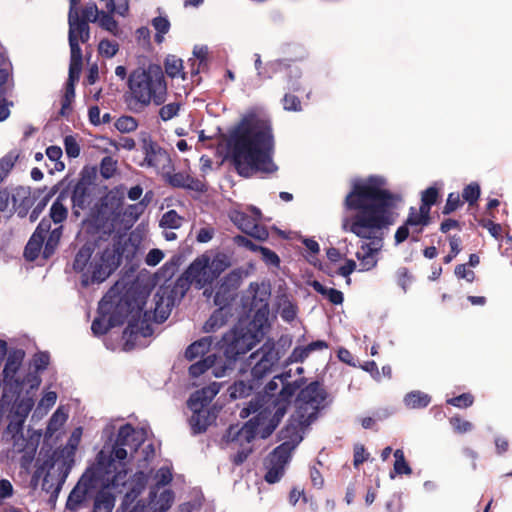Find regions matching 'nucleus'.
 <instances>
[{
    "mask_svg": "<svg viewBox=\"0 0 512 512\" xmlns=\"http://www.w3.org/2000/svg\"><path fill=\"white\" fill-rule=\"evenodd\" d=\"M401 198L390 193L386 180L381 176L356 179L352 190L345 198V207L354 215L342 219V229L370 242L363 243L356 252L359 271L365 272L376 267L377 255L383 247L381 230L394 222L393 208Z\"/></svg>",
    "mask_w": 512,
    "mask_h": 512,
    "instance_id": "1",
    "label": "nucleus"
},
{
    "mask_svg": "<svg viewBox=\"0 0 512 512\" xmlns=\"http://www.w3.org/2000/svg\"><path fill=\"white\" fill-rule=\"evenodd\" d=\"M143 437L142 431L125 424L119 428L115 442L106 443L100 450L91 470L96 485L101 488L95 497L93 512H112L115 494L120 493L126 483L128 456L137 452Z\"/></svg>",
    "mask_w": 512,
    "mask_h": 512,
    "instance_id": "2",
    "label": "nucleus"
},
{
    "mask_svg": "<svg viewBox=\"0 0 512 512\" xmlns=\"http://www.w3.org/2000/svg\"><path fill=\"white\" fill-rule=\"evenodd\" d=\"M323 400L324 392L317 383L308 385L300 392L296 403L297 410L290 423L281 431L284 442L267 460V482L276 483L281 479L292 451L302 441L304 429L315 419Z\"/></svg>",
    "mask_w": 512,
    "mask_h": 512,
    "instance_id": "3",
    "label": "nucleus"
},
{
    "mask_svg": "<svg viewBox=\"0 0 512 512\" xmlns=\"http://www.w3.org/2000/svg\"><path fill=\"white\" fill-rule=\"evenodd\" d=\"M220 146L226 148L242 176L274 173L278 169L272 158L274 138L270 130H230L228 138L221 139Z\"/></svg>",
    "mask_w": 512,
    "mask_h": 512,
    "instance_id": "4",
    "label": "nucleus"
},
{
    "mask_svg": "<svg viewBox=\"0 0 512 512\" xmlns=\"http://www.w3.org/2000/svg\"><path fill=\"white\" fill-rule=\"evenodd\" d=\"M290 394L282 390L273 406H268L261 410L256 416L251 418L242 428L231 427L228 431V438L233 448H241V451L235 457L236 463H242L252 451L250 443L256 438L265 439L272 434L281 418L286 413Z\"/></svg>",
    "mask_w": 512,
    "mask_h": 512,
    "instance_id": "5",
    "label": "nucleus"
},
{
    "mask_svg": "<svg viewBox=\"0 0 512 512\" xmlns=\"http://www.w3.org/2000/svg\"><path fill=\"white\" fill-rule=\"evenodd\" d=\"M171 480L170 469L160 468L152 477L146 502L139 501L131 506L148 482V476L143 471L137 472L130 483V491L124 497L122 512H167L175 500L174 492L168 487Z\"/></svg>",
    "mask_w": 512,
    "mask_h": 512,
    "instance_id": "6",
    "label": "nucleus"
},
{
    "mask_svg": "<svg viewBox=\"0 0 512 512\" xmlns=\"http://www.w3.org/2000/svg\"><path fill=\"white\" fill-rule=\"evenodd\" d=\"M128 93L134 107L162 104L166 100L167 84L161 67L149 64L134 69L128 77Z\"/></svg>",
    "mask_w": 512,
    "mask_h": 512,
    "instance_id": "7",
    "label": "nucleus"
},
{
    "mask_svg": "<svg viewBox=\"0 0 512 512\" xmlns=\"http://www.w3.org/2000/svg\"><path fill=\"white\" fill-rule=\"evenodd\" d=\"M120 259L121 254L114 244L98 245L96 249L87 245L77 253L74 268L82 272L83 284L100 283L116 270Z\"/></svg>",
    "mask_w": 512,
    "mask_h": 512,
    "instance_id": "8",
    "label": "nucleus"
},
{
    "mask_svg": "<svg viewBox=\"0 0 512 512\" xmlns=\"http://www.w3.org/2000/svg\"><path fill=\"white\" fill-rule=\"evenodd\" d=\"M230 265V258L226 254L204 253L189 265L185 272L186 279L196 288L202 289L211 285Z\"/></svg>",
    "mask_w": 512,
    "mask_h": 512,
    "instance_id": "9",
    "label": "nucleus"
},
{
    "mask_svg": "<svg viewBox=\"0 0 512 512\" xmlns=\"http://www.w3.org/2000/svg\"><path fill=\"white\" fill-rule=\"evenodd\" d=\"M259 341L257 334L244 329H235L223 338L224 355L223 362L225 366L233 369L237 361V357L249 351Z\"/></svg>",
    "mask_w": 512,
    "mask_h": 512,
    "instance_id": "10",
    "label": "nucleus"
},
{
    "mask_svg": "<svg viewBox=\"0 0 512 512\" xmlns=\"http://www.w3.org/2000/svg\"><path fill=\"white\" fill-rule=\"evenodd\" d=\"M69 44L71 48V78L81 71L82 53L79 42H86L89 39V28L86 22L81 21L78 12L69 11Z\"/></svg>",
    "mask_w": 512,
    "mask_h": 512,
    "instance_id": "11",
    "label": "nucleus"
},
{
    "mask_svg": "<svg viewBox=\"0 0 512 512\" xmlns=\"http://www.w3.org/2000/svg\"><path fill=\"white\" fill-rule=\"evenodd\" d=\"M230 220L243 232L251 235L258 240H265L268 237L267 230L258 224L261 218V212L258 208L251 206L247 212L235 207L229 212Z\"/></svg>",
    "mask_w": 512,
    "mask_h": 512,
    "instance_id": "12",
    "label": "nucleus"
},
{
    "mask_svg": "<svg viewBox=\"0 0 512 512\" xmlns=\"http://www.w3.org/2000/svg\"><path fill=\"white\" fill-rule=\"evenodd\" d=\"M279 353L270 342L265 343L259 350L252 353L248 359L254 380H259L272 372L279 361Z\"/></svg>",
    "mask_w": 512,
    "mask_h": 512,
    "instance_id": "13",
    "label": "nucleus"
},
{
    "mask_svg": "<svg viewBox=\"0 0 512 512\" xmlns=\"http://www.w3.org/2000/svg\"><path fill=\"white\" fill-rule=\"evenodd\" d=\"M120 206L121 199L117 197L116 193L109 192L93 215L95 224L111 232L120 216Z\"/></svg>",
    "mask_w": 512,
    "mask_h": 512,
    "instance_id": "14",
    "label": "nucleus"
},
{
    "mask_svg": "<svg viewBox=\"0 0 512 512\" xmlns=\"http://www.w3.org/2000/svg\"><path fill=\"white\" fill-rule=\"evenodd\" d=\"M188 406L193 413L190 424L195 432L206 430L216 419V409H203V405L198 402V395L190 397Z\"/></svg>",
    "mask_w": 512,
    "mask_h": 512,
    "instance_id": "15",
    "label": "nucleus"
},
{
    "mask_svg": "<svg viewBox=\"0 0 512 512\" xmlns=\"http://www.w3.org/2000/svg\"><path fill=\"white\" fill-rule=\"evenodd\" d=\"M247 276V272L243 269H235L228 273L217 287L214 302L218 306H224L229 297V293L235 290Z\"/></svg>",
    "mask_w": 512,
    "mask_h": 512,
    "instance_id": "16",
    "label": "nucleus"
},
{
    "mask_svg": "<svg viewBox=\"0 0 512 512\" xmlns=\"http://www.w3.org/2000/svg\"><path fill=\"white\" fill-rule=\"evenodd\" d=\"M209 368L212 369L213 375L217 378L226 376L230 371V366H225L222 357L217 358L215 355H210L192 364L189 368V373L192 377H198Z\"/></svg>",
    "mask_w": 512,
    "mask_h": 512,
    "instance_id": "17",
    "label": "nucleus"
},
{
    "mask_svg": "<svg viewBox=\"0 0 512 512\" xmlns=\"http://www.w3.org/2000/svg\"><path fill=\"white\" fill-rule=\"evenodd\" d=\"M145 162L148 166L155 168L158 172H166L170 167L169 155L152 142L144 140Z\"/></svg>",
    "mask_w": 512,
    "mask_h": 512,
    "instance_id": "18",
    "label": "nucleus"
},
{
    "mask_svg": "<svg viewBox=\"0 0 512 512\" xmlns=\"http://www.w3.org/2000/svg\"><path fill=\"white\" fill-rule=\"evenodd\" d=\"M49 230H50L49 221L43 219L39 223L36 231L33 233L29 242L26 245L24 254L28 260L32 261L38 257L41 247H42V244H43L44 237H45L46 233L49 232Z\"/></svg>",
    "mask_w": 512,
    "mask_h": 512,
    "instance_id": "19",
    "label": "nucleus"
},
{
    "mask_svg": "<svg viewBox=\"0 0 512 512\" xmlns=\"http://www.w3.org/2000/svg\"><path fill=\"white\" fill-rule=\"evenodd\" d=\"M271 121L261 108H252L244 113L237 128H269Z\"/></svg>",
    "mask_w": 512,
    "mask_h": 512,
    "instance_id": "20",
    "label": "nucleus"
},
{
    "mask_svg": "<svg viewBox=\"0 0 512 512\" xmlns=\"http://www.w3.org/2000/svg\"><path fill=\"white\" fill-rule=\"evenodd\" d=\"M109 310V304L105 300L101 301L99 304V313L100 316L97 317L91 326L92 332L95 335H102L106 333L109 328L118 325L121 323V320L116 319L112 316H108L107 312Z\"/></svg>",
    "mask_w": 512,
    "mask_h": 512,
    "instance_id": "21",
    "label": "nucleus"
},
{
    "mask_svg": "<svg viewBox=\"0 0 512 512\" xmlns=\"http://www.w3.org/2000/svg\"><path fill=\"white\" fill-rule=\"evenodd\" d=\"M430 211L426 207H419V209L411 208L409 216L406 220L407 226L411 228L412 233L419 234L422 229L429 224Z\"/></svg>",
    "mask_w": 512,
    "mask_h": 512,
    "instance_id": "22",
    "label": "nucleus"
},
{
    "mask_svg": "<svg viewBox=\"0 0 512 512\" xmlns=\"http://www.w3.org/2000/svg\"><path fill=\"white\" fill-rule=\"evenodd\" d=\"M58 395L55 391H44L33 413L32 420L39 421L44 418L50 409L55 405Z\"/></svg>",
    "mask_w": 512,
    "mask_h": 512,
    "instance_id": "23",
    "label": "nucleus"
},
{
    "mask_svg": "<svg viewBox=\"0 0 512 512\" xmlns=\"http://www.w3.org/2000/svg\"><path fill=\"white\" fill-rule=\"evenodd\" d=\"M68 419V410L64 406H59L49 419L46 427L45 436L52 437L59 431Z\"/></svg>",
    "mask_w": 512,
    "mask_h": 512,
    "instance_id": "24",
    "label": "nucleus"
},
{
    "mask_svg": "<svg viewBox=\"0 0 512 512\" xmlns=\"http://www.w3.org/2000/svg\"><path fill=\"white\" fill-rule=\"evenodd\" d=\"M211 346V338L205 337L192 343L185 352V357L192 361L205 355Z\"/></svg>",
    "mask_w": 512,
    "mask_h": 512,
    "instance_id": "25",
    "label": "nucleus"
},
{
    "mask_svg": "<svg viewBox=\"0 0 512 512\" xmlns=\"http://www.w3.org/2000/svg\"><path fill=\"white\" fill-rule=\"evenodd\" d=\"M34 406V399L32 397H23L19 399L15 405V414L19 417L16 429L19 431L22 428L23 422L31 412Z\"/></svg>",
    "mask_w": 512,
    "mask_h": 512,
    "instance_id": "26",
    "label": "nucleus"
},
{
    "mask_svg": "<svg viewBox=\"0 0 512 512\" xmlns=\"http://www.w3.org/2000/svg\"><path fill=\"white\" fill-rule=\"evenodd\" d=\"M430 396L420 391H412L404 397L405 405L410 409L424 408L430 403Z\"/></svg>",
    "mask_w": 512,
    "mask_h": 512,
    "instance_id": "27",
    "label": "nucleus"
},
{
    "mask_svg": "<svg viewBox=\"0 0 512 512\" xmlns=\"http://www.w3.org/2000/svg\"><path fill=\"white\" fill-rule=\"evenodd\" d=\"M220 390V386L217 383H213L208 387L203 388L202 390L196 391L191 396L198 395V402L203 405V409H215V407H210L209 404L212 399L217 395Z\"/></svg>",
    "mask_w": 512,
    "mask_h": 512,
    "instance_id": "28",
    "label": "nucleus"
},
{
    "mask_svg": "<svg viewBox=\"0 0 512 512\" xmlns=\"http://www.w3.org/2000/svg\"><path fill=\"white\" fill-rule=\"evenodd\" d=\"M314 290L324 297H326L331 303L339 305L343 302V293L331 287H326L318 281L312 283Z\"/></svg>",
    "mask_w": 512,
    "mask_h": 512,
    "instance_id": "29",
    "label": "nucleus"
},
{
    "mask_svg": "<svg viewBox=\"0 0 512 512\" xmlns=\"http://www.w3.org/2000/svg\"><path fill=\"white\" fill-rule=\"evenodd\" d=\"M24 353L22 351H16L11 353L6 361L3 373L5 378H13L19 367L21 366Z\"/></svg>",
    "mask_w": 512,
    "mask_h": 512,
    "instance_id": "30",
    "label": "nucleus"
},
{
    "mask_svg": "<svg viewBox=\"0 0 512 512\" xmlns=\"http://www.w3.org/2000/svg\"><path fill=\"white\" fill-rule=\"evenodd\" d=\"M165 71L169 77L184 79L183 62L180 58L170 55L165 60Z\"/></svg>",
    "mask_w": 512,
    "mask_h": 512,
    "instance_id": "31",
    "label": "nucleus"
},
{
    "mask_svg": "<svg viewBox=\"0 0 512 512\" xmlns=\"http://www.w3.org/2000/svg\"><path fill=\"white\" fill-rule=\"evenodd\" d=\"M183 222V218L174 210H169L163 214L160 220V226L167 229H178Z\"/></svg>",
    "mask_w": 512,
    "mask_h": 512,
    "instance_id": "32",
    "label": "nucleus"
},
{
    "mask_svg": "<svg viewBox=\"0 0 512 512\" xmlns=\"http://www.w3.org/2000/svg\"><path fill=\"white\" fill-rule=\"evenodd\" d=\"M152 26L156 30L155 40L161 43L164 40V35L170 29V22L167 18L159 16L152 20Z\"/></svg>",
    "mask_w": 512,
    "mask_h": 512,
    "instance_id": "33",
    "label": "nucleus"
},
{
    "mask_svg": "<svg viewBox=\"0 0 512 512\" xmlns=\"http://www.w3.org/2000/svg\"><path fill=\"white\" fill-rule=\"evenodd\" d=\"M61 234H62L61 227L55 228L54 230H52L50 232V235L46 241L44 251H43L45 258H48L53 254L54 250L56 249V247L60 241Z\"/></svg>",
    "mask_w": 512,
    "mask_h": 512,
    "instance_id": "34",
    "label": "nucleus"
},
{
    "mask_svg": "<svg viewBox=\"0 0 512 512\" xmlns=\"http://www.w3.org/2000/svg\"><path fill=\"white\" fill-rule=\"evenodd\" d=\"M394 458H395L394 472L396 474H399V475L400 474L410 475L412 473V470H411L410 466L408 465V463L405 460V456H404L403 450L397 449L394 452Z\"/></svg>",
    "mask_w": 512,
    "mask_h": 512,
    "instance_id": "35",
    "label": "nucleus"
},
{
    "mask_svg": "<svg viewBox=\"0 0 512 512\" xmlns=\"http://www.w3.org/2000/svg\"><path fill=\"white\" fill-rule=\"evenodd\" d=\"M109 13L124 16L128 11V0H101Z\"/></svg>",
    "mask_w": 512,
    "mask_h": 512,
    "instance_id": "36",
    "label": "nucleus"
},
{
    "mask_svg": "<svg viewBox=\"0 0 512 512\" xmlns=\"http://www.w3.org/2000/svg\"><path fill=\"white\" fill-rule=\"evenodd\" d=\"M253 388V383L247 384L244 381H239L230 388V396L234 399L246 397L250 394Z\"/></svg>",
    "mask_w": 512,
    "mask_h": 512,
    "instance_id": "37",
    "label": "nucleus"
},
{
    "mask_svg": "<svg viewBox=\"0 0 512 512\" xmlns=\"http://www.w3.org/2000/svg\"><path fill=\"white\" fill-rule=\"evenodd\" d=\"M50 217L54 223H61L67 217L66 207L60 201H55L50 208Z\"/></svg>",
    "mask_w": 512,
    "mask_h": 512,
    "instance_id": "38",
    "label": "nucleus"
},
{
    "mask_svg": "<svg viewBox=\"0 0 512 512\" xmlns=\"http://www.w3.org/2000/svg\"><path fill=\"white\" fill-rule=\"evenodd\" d=\"M97 23L105 30L109 31L113 35L118 34V25L117 22L113 19L110 14L101 12V16L99 17Z\"/></svg>",
    "mask_w": 512,
    "mask_h": 512,
    "instance_id": "39",
    "label": "nucleus"
},
{
    "mask_svg": "<svg viewBox=\"0 0 512 512\" xmlns=\"http://www.w3.org/2000/svg\"><path fill=\"white\" fill-rule=\"evenodd\" d=\"M8 74L5 70H0V121L5 120L9 114L10 111L5 103L2 102V95L4 92V85L7 82Z\"/></svg>",
    "mask_w": 512,
    "mask_h": 512,
    "instance_id": "40",
    "label": "nucleus"
},
{
    "mask_svg": "<svg viewBox=\"0 0 512 512\" xmlns=\"http://www.w3.org/2000/svg\"><path fill=\"white\" fill-rule=\"evenodd\" d=\"M85 496V490L81 489L79 486L75 487L67 500L66 506L70 510H75L78 505L83 501Z\"/></svg>",
    "mask_w": 512,
    "mask_h": 512,
    "instance_id": "41",
    "label": "nucleus"
},
{
    "mask_svg": "<svg viewBox=\"0 0 512 512\" xmlns=\"http://www.w3.org/2000/svg\"><path fill=\"white\" fill-rule=\"evenodd\" d=\"M99 53L107 58H112L118 51V44L107 39L102 40L98 46Z\"/></svg>",
    "mask_w": 512,
    "mask_h": 512,
    "instance_id": "42",
    "label": "nucleus"
},
{
    "mask_svg": "<svg viewBox=\"0 0 512 512\" xmlns=\"http://www.w3.org/2000/svg\"><path fill=\"white\" fill-rule=\"evenodd\" d=\"M438 198V190L435 187H429L422 192L421 207H426L430 211L431 206L436 202Z\"/></svg>",
    "mask_w": 512,
    "mask_h": 512,
    "instance_id": "43",
    "label": "nucleus"
},
{
    "mask_svg": "<svg viewBox=\"0 0 512 512\" xmlns=\"http://www.w3.org/2000/svg\"><path fill=\"white\" fill-rule=\"evenodd\" d=\"M462 196L469 204H474L480 196V187L477 183H471L463 190Z\"/></svg>",
    "mask_w": 512,
    "mask_h": 512,
    "instance_id": "44",
    "label": "nucleus"
},
{
    "mask_svg": "<svg viewBox=\"0 0 512 512\" xmlns=\"http://www.w3.org/2000/svg\"><path fill=\"white\" fill-rule=\"evenodd\" d=\"M117 163L111 157H105L101 162L100 173L108 179L112 177L116 171Z\"/></svg>",
    "mask_w": 512,
    "mask_h": 512,
    "instance_id": "45",
    "label": "nucleus"
},
{
    "mask_svg": "<svg viewBox=\"0 0 512 512\" xmlns=\"http://www.w3.org/2000/svg\"><path fill=\"white\" fill-rule=\"evenodd\" d=\"M261 253L263 261L270 266L278 267L280 264V259L278 255L272 250L266 247H259L258 250Z\"/></svg>",
    "mask_w": 512,
    "mask_h": 512,
    "instance_id": "46",
    "label": "nucleus"
},
{
    "mask_svg": "<svg viewBox=\"0 0 512 512\" xmlns=\"http://www.w3.org/2000/svg\"><path fill=\"white\" fill-rule=\"evenodd\" d=\"M80 73L76 76V74L73 75V79L71 78V66L69 67V79L66 86V93H65V101L63 103V109L66 108L71 100L74 98L75 91H74V83L79 79Z\"/></svg>",
    "mask_w": 512,
    "mask_h": 512,
    "instance_id": "47",
    "label": "nucleus"
},
{
    "mask_svg": "<svg viewBox=\"0 0 512 512\" xmlns=\"http://www.w3.org/2000/svg\"><path fill=\"white\" fill-rule=\"evenodd\" d=\"M449 245H450V253L444 257L445 263H450L461 251V241L459 238L455 236H451L449 238Z\"/></svg>",
    "mask_w": 512,
    "mask_h": 512,
    "instance_id": "48",
    "label": "nucleus"
},
{
    "mask_svg": "<svg viewBox=\"0 0 512 512\" xmlns=\"http://www.w3.org/2000/svg\"><path fill=\"white\" fill-rule=\"evenodd\" d=\"M283 108L287 111H300L301 102L298 97L286 94L282 100Z\"/></svg>",
    "mask_w": 512,
    "mask_h": 512,
    "instance_id": "49",
    "label": "nucleus"
},
{
    "mask_svg": "<svg viewBox=\"0 0 512 512\" xmlns=\"http://www.w3.org/2000/svg\"><path fill=\"white\" fill-rule=\"evenodd\" d=\"M178 111H179V105L175 104V103H170V104L163 106L160 109L159 115L162 120L168 121V120L172 119L174 116H176Z\"/></svg>",
    "mask_w": 512,
    "mask_h": 512,
    "instance_id": "50",
    "label": "nucleus"
},
{
    "mask_svg": "<svg viewBox=\"0 0 512 512\" xmlns=\"http://www.w3.org/2000/svg\"><path fill=\"white\" fill-rule=\"evenodd\" d=\"M460 196L457 193H450L448 195L446 204L443 209L444 214H450L460 206Z\"/></svg>",
    "mask_w": 512,
    "mask_h": 512,
    "instance_id": "51",
    "label": "nucleus"
},
{
    "mask_svg": "<svg viewBox=\"0 0 512 512\" xmlns=\"http://www.w3.org/2000/svg\"><path fill=\"white\" fill-rule=\"evenodd\" d=\"M447 402L455 407L466 408L472 405L473 397L470 394H462L458 397L449 399Z\"/></svg>",
    "mask_w": 512,
    "mask_h": 512,
    "instance_id": "52",
    "label": "nucleus"
},
{
    "mask_svg": "<svg viewBox=\"0 0 512 512\" xmlns=\"http://www.w3.org/2000/svg\"><path fill=\"white\" fill-rule=\"evenodd\" d=\"M170 183L176 187H188V188L194 187L193 186L194 181L190 177L184 176L182 174L173 175L170 178Z\"/></svg>",
    "mask_w": 512,
    "mask_h": 512,
    "instance_id": "53",
    "label": "nucleus"
},
{
    "mask_svg": "<svg viewBox=\"0 0 512 512\" xmlns=\"http://www.w3.org/2000/svg\"><path fill=\"white\" fill-rule=\"evenodd\" d=\"M164 258V253L160 249H152L148 252L145 258V263L148 266L158 265Z\"/></svg>",
    "mask_w": 512,
    "mask_h": 512,
    "instance_id": "54",
    "label": "nucleus"
},
{
    "mask_svg": "<svg viewBox=\"0 0 512 512\" xmlns=\"http://www.w3.org/2000/svg\"><path fill=\"white\" fill-rule=\"evenodd\" d=\"M82 434H83V429L81 427H77L72 431V433L68 439L67 446L73 452L77 449V447L81 441Z\"/></svg>",
    "mask_w": 512,
    "mask_h": 512,
    "instance_id": "55",
    "label": "nucleus"
},
{
    "mask_svg": "<svg viewBox=\"0 0 512 512\" xmlns=\"http://www.w3.org/2000/svg\"><path fill=\"white\" fill-rule=\"evenodd\" d=\"M65 149L69 157H77L80 153V148L77 141L72 137L65 138Z\"/></svg>",
    "mask_w": 512,
    "mask_h": 512,
    "instance_id": "56",
    "label": "nucleus"
},
{
    "mask_svg": "<svg viewBox=\"0 0 512 512\" xmlns=\"http://www.w3.org/2000/svg\"><path fill=\"white\" fill-rule=\"evenodd\" d=\"M455 275L458 278L466 279L468 282H472L475 278L474 272L467 269L465 264H460L455 267Z\"/></svg>",
    "mask_w": 512,
    "mask_h": 512,
    "instance_id": "57",
    "label": "nucleus"
},
{
    "mask_svg": "<svg viewBox=\"0 0 512 512\" xmlns=\"http://www.w3.org/2000/svg\"><path fill=\"white\" fill-rule=\"evenodd\" d=\"M450 423L452 427L460 433L468 432L472 429V424L470 422L460 418H452Z\"/></svg>",
    "mask_w": 512,
    "mask_h": 512,
    "instance_id": "58",
    "label": "nucleus"
},
{
    "mask_svg": "<svg viewBox=\"0 0 512 512\" xmlns=\"http://www.w3.org/2000/svg\"><path fill=\"white\" fill-rule=\"evenodd\" d=\"M223 318V315H222V311H217L216 313H214L210 319L205 323L204 325V329L205 331H211L213 329H215L217 326L221 325L222 324V319Z\"/></svg>",
    "mask_w": 512,
    "mask_h": 512,
    "instance_id": "59",
    "label": "nucleus"
},
{
    "mask_svg": "<svg viewBox=\"0 0 512 512\" xmlns=\"http://www.w3.org/2000/svg\"><path fill=\"white\" fill-rule=\"evenodd\" d=\"M310 351L306 347H297L293 350V352L290 355V361L291 362H301L303 361L308 355Z\"/></svg>",
    "mask_w": 512,
    "mask_h": 512,
    "instance_id": "60",
    "label": "nucleus"
},
{
    "mask_svg": "<svg viewBox=\"0 0 512 512\" xmlns=\"http://www.w3.org/2000/svg\"><path fill=\"white\" fill-rule=\"evenodd\" d=\"M214 236V229L211 227H203L201 228L196 236V239L200 243L209 242Z\"/></svg>",
    "mask_w": 512,
    "mask_h": 512,
    "instance_id": "61",
    "label": "nucleus"
},
{
    "mask_svg": "<svg viewBox=\"0 0 512 512\" xmlns=\"http://www.w3.org/2000/svg\"><path fill=\"white\" fill-rule=\"evenodd\" d=\"M482 226L486 228L489 233L496 239H498L501 236L502 227L499 224H496L490 220L482 221Z\"/></svg>",
    "mask_w": 512,
    "mask_h": 512,
    "instance_id": "62",
    "label": "nucleus"
},
{
    "mask_svg": "<svg viewBox=\"0 0 512 512\" xmlns=\"http://www.w3.org/2000/svg\"><path fill=\"white\" fill-rule=\"evenodd\" d=\"M356 262L352 259H347L345 263L339 268L338 273L343 277H348L356 270Z\"/></svg>",
    "mask_w": 512,
    "mask_h": 512,
    "instance_id": "63",
    "label": "nucleus"
},
{
    "mask_svg": "<svg viewBox=\"0 0 512 512\" xmlns=\"http://www.w3.org/2000/svg\"><path fill=\"white\" fill-rule=\"evenodd\" d=\"M137 126L136 120L130 116L120 117L115 124L116 128H136Z\"/></svg>",
    "mask_w": 512,
    "mask_h": 512,
    "instance_id": "64",
    "label": "nucleus"
}]
</instances>
